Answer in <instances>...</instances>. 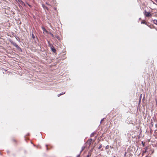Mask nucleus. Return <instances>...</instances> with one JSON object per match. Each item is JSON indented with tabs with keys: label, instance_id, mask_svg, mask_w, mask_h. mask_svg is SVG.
Instances as JSON below:
<instances>
[{
	"label": "nucleus",
	"instance_id": "obj_1",
	"mask_svg": "<svg viewBox=\"0 0 157 157\" xmlns=\"http://www.w3.org/2000/svg\"><path fill=\"white\" fill-rule=\"evenodd\" d=\"M151 13L147 12L145 10L144 13V14L146 17H151L152 14Z\"/></svg>",
	"mask_w": 157,
	"mask_h": 157
},
{
	"label": "nucleus",
	"instance_id": "obj_13",
	"mask_svg": "<svg viewBox=\"0 0 157 157\" xmlns=\"http://www.w3.org/2000/svg\"><path fill=\"white\" fill-rule=\"evenodd\" d=\"M109 146L108 145H107V146H106L105 147V148L106 149H108L109 148Z\"/></svg>",
	"mask_w": 157,
	"mask_h": 157
},
{
	"label": "nucleus",
	"instance_id": "obj_20",
	"mask_svg": "<svg viewBox=\"0 0 157 157\" xmlns=\"http://www.w3.org/2000/svg\"><path fill=\"white\" fill-rule=\"evenodd\" d=\"M22 2V3L23 5H24V6H25V4L23 2Z\"/></svg>",
	"mask_w": 157,
	"mask_h": 157
},
{
	"label": "nucleus",
	"instance_id": "obj_17",
	"mask_svg": "<svg viewBox=\"0 0 157 157\" xmlns=\"http://www.w3.org/2000/svg\"><path fill=\"white\" fill-rule=\"evenodd\" d=\"M65 92H63L62 93H61V94H62V95H63V94H65Z\"/></svg>",
	"mask_w": 157,
	"mask_h": 157
},
{
	"label": "nucleus",
	"instance_id": "obj_2",
	"mask_svg": "<svg viewBox=\"0 0 157 157\" xmlns=\"http://www.w3.org/2000/svg\"><path fill=\"white\" fill-rule=\"evenodd\" d=\"M11 43L15 47L17 48H19L18 46L16 43L14 42L13 41H11Z\"/></svg>",
	"mask_w": 157,
	"mask_h": 157
},
{
	"label": "nucleus",
	"instance_id": "obj_24",
	"mask_svg": "<svg viewBox=\"0 0 157 157\" xmlns=\"http://www.w3.org/2000/svg\"><path fill=\"white\" fill-rule=\"evenodd\" d=\"M156 103L157 104V100H156Z\"/></svg>",
	"mask_w": 157,
	"mask_h": 157
},
{
	"label": "nucleus",
	"instance_id": "obj_22",
	"mask_svg": "<svg viewBox=\"0 0 157 157\" xmlns=\"http://www.w3.org/2000/svg\"><path fill=\"white\" fill-rule=\"evenodd\" d=\"M141 95H142V94H141L140 95V98H141Z\"/></svg>",
	"mask_w": 157,
	"mask_h": 157
},
{
	"label": "nucleus",
	"instance_id": "obj_28",
	"mask_svg": "<svg viewBox=\"0 0 157 157\" xmlns=\"http://www.w3.org/2000/svg\"><path fill=\"white\" fill-rule=\"evenodd\" d=\"M89 157V156L88 155L87 156V157Z\"/></svg>",
	"mask_w": 157,
	"mask_h": 157
},
{
	"label": "nucleus",
	"instance_id": "obj_23",
	"mask_svg": "<svg viewBox=\"0 0 157 157\" xmlns=\"http://www.w3.org/2000/svg\"><path fill=\"white\" fill-rule=\"evenodd\" d=\"M43 29V30H44V29H45L44 28H43V29Z\"/></svg>",
	"mask_w": 157,
	"mask_h": 157
},
{
	"label": "nucleus",
	"instance_id": "obj_26",
	"mask_svg": "<svg viewBox=\"0 0 157 157\" xmlns=\"http://www.w3.org/2000/svg\"><path fill=\"white\" fill-rule=\"evenodd\" d=\"M52 36H53V34H52Z\"/></svg>",
	"mask_w": 157,
	"mask_h": 157
},
{
	"label": "nucleus",
	"instance_id": "obj_12",
	"mask_svg": "<svg viewBox=\"0 0 157 157\" xmlns=\"http://www.w3.org/2000/svg\"><path fill=\"white\" fill-rule=\"evenodd\" d=\"M150 23L148 22H147V24H146V25H147V26H148V27H149L150 26Z\"/></svg>",
	"mask_w": 157,
	"mask_h": 157
},
{
	"label": "nucleus",
	"instance_id": "obj_16",
	"mask_svg": "<svg viewBox=\"0 0 157 157\" xmlns=\"http://www.w3.org/2000/svg\"><path fill=\"white\" fill-rule=\"evenodd\" d=\"M62 95V94H59L58 95V97H59L61 95Z\"/></svg>",
	"mask_w": 157,
	"mask_h": 157
},
{
	"label": "nucleus",
	"instance_id": "obj_5",
	"mask_svg": "<svg viewBox=\"0 0 157 157\" xmlns=\"http://www.w3.org/2000/svg\"><path fill=\"white\" fill-rule=\"evenodd\" d=\"M147 23L145 20H143L141 22L142 24H145L146 25L147 24Z\"/></svg>",
	"mask_w": 157,
	"mask_h": 157
},
{
	"label": "nucleus",
	"instance_id": "obj_14",
	"mask_svg": "<svg viewBox=\"0 0 157 157\" xmlns=\"http://www.w3.org/2000/svg\"><path fill=\"white\" fill-rule=\"evenodd\" d=\"M142 145H143V146L144 147V142H142Z\"/></svg>",
	"mask_w": 157,
	"mask_h": 157
},
{
	"label": "nucleus",
	"instance_id": "obj_29",
	"mask_svg": "<svg viewBox=\"0 0 157 157\" xmlns=\"http://www.w3.org/2000/svg\"><path fill=\"white\" fill-rule=\"evenodd\" d=\"M115 157V156H114V157Z\"/></svg>",
	"mask_w": 157,
	"mask_h": 157
},
{
	"label": "nucleus",
	"instance_id": "obj_11",
	"mask_svg": "<svg viewBox=\"0 0 157 157\" xmlns=\"http://www.w3.org/2000/svg\"><path fill=\"white\" fill-rule=\"evenodd\" d=\"M102 144H100V146H99V147H98V149H100L102 147Z\"/></svg>",
	"mask_w": 157,
	"mask_h": 157
},
{
	"label": "nucleus",
	"instance_id": "obj_10",
	"mask_svg": "<svg viewBox=\"0 0 157 157\" xmlns=\"http://www.w3.org/2000/svg\"><path fill=\"white\" fill-rule=\"evenodd\" d=\"M153 27V25H150V26L149 27L151 28H152Z\"/></svg>",
	"mask_w": 157,
	"mask_h": 157
},
{
	"label": "nucleus",
	"instance_id": "obj_25",
	"mask_svg": "<svg viewBox=\"0 0 157 157\" xmlns=\"http://www.w3.org/2000/svg\"><path fill=\"white\" fill-rule=\"evenodd\" d=\"M155 1L156 2H157V0H156Z\"/></svg>",
	"mask_w": 157,
	"mask_h": 157
},
{
	"label": "nucleus",
	"instance_id": "obj_9",
	"mask_svg": "<svg viewBox=\"0 0 157 157\" xmlns=\"http://www.w3.org/2000/svg\"><path fill=\"white\" fill-rule=\"evenodd\" d=\"M32 37L33 39H34L35 38V36L34 35L33 33H32Z\"/></svg>",
	"mask_w": 157,
	"mask_h": 157
},
{
	"label": "nucleus",
	"instance_id": "obj_4",
	"mask_svg": "<svg viewBox=\"0 0 157 157\" xmlns=\"http://www.w3.org/2000/svg\"><path fill=\"white\" fill-rule=\"evenodd\" d=\"M52 51L54 52H56V49L54 48L53 46H52L51 47Z\"/></svg>",
	"mask_w": 157,
	"mask_h": 157
},
{
	"label": "nucleus",
	"instance_id": "obj_15",
	"mask_svg": "<svg viewBox=\"0 0 157 157\" xmlns=\"http://www.w3.org/2000/svg\"><path fill=\"white\" fill-rule=\"evenodd\" d=\"M146 150H145V151H143V153H142V155H144V153H145L146 152Z\"/></svg>",
	"mask_w": 157,
	"mask_h": 157
},
{
	"label": "nucleus",
	"instance_id": "obj_7",
	"mask_svg": "<svg viewBox=\"0 0 157 157\" xmlns=\"http://www.w3.org/2000/svg\"><path fill=\"white\" fill-rule=\"evenodd\" d=\"M153 22L155 24L157 25V20H154L153 21Z\"/></svg>",
	"mask_w": 157,
	"mask_h": 157
},
{
	"label": "nucleus",
	"instance_id": "obj_21",
	"mask_svg": "<svg viewBox=\"0 0 157 157\" xmlns=\"http://www.w3.org/2000/svg\"><path fill=\"white\" fill-rule=\"evenodd\" d=\"M76 157H80V155H78Z\"/></svg>",
	"mask_w": 157,
	"mask_h": 157
},
{
	"label": "nucleus",
	"instance_id": "obj_8",
	"mask_svg": "<svg viewBox=\"0 0 157 157\" xmlns=\"http://www.w3.org/2000/svg\"><path fill=\"white\" fill-rule=\"evenodd\" d=\"M12 141L14 143H17V141L16 140L14 139H13L12 140Z\"/></svg>",
	"mask_w": 157,
	"mask_h": 157
},
{
	"label": "nucleus",
	"instance_id": "obj_3",
	"mask_svg": "<svg viewBox=\"0 0 157 157\" xmlns=\"http://www.w3.org/2000/svg\"><path fill=\"white\" fill-rule=\"evenodd\" d=\"M92 139H90L89 140H87L86 143L87 144H88L89 146H90V145L92 143Z\"/></svg>",
	"mask_w": 157,
	"mask_h": 157
},
{
	"label": "nucleus",
	"instance_id": "obj_19",
	"mask_svg": "<svg viewBox=\"0 0 157 157\" xmlns=\"http://www.w3.org/2000/svg\"><path fill=\"white\" fill-rule=\"evenodd\" d=\"M48 145H46V147H47V150H48Z\"/></svg>",
	"mask_w": 157,
	"mask_h": 157
},
{
	"label": "nucleus",
	"instance_id": "obj_18",
	"mask_svg": "<svg viewBox=\"0 0 157 157\" xmlns=\"http://www.w3.org/2000/svg\"><path fill=\"white\" fill-rule=\"evenodd\" d=\"M28 6H29L30 7H32V6H31V5H29V4H28Z\"/></svg>",
	"mask_w": 157,
	"mask_h": 157
},
{
	"label": "nucleus",
	"instance_id": "obj_27",
	"mask_svg": "<svg viewBox=\"0 0 157 157\" xmlns=\"http://www.w3.org/2000/svg\"><path fill=\"white\" fill-rule=\"evenodd\" d=\"M102 121H103V120H102L101 121V122H102Z\"/></svg>",
	"mask_w": 157,
	"mask_h": 157
},
{
	"label": "nucleus",
	"instance_id": "obj_6",
	"mask_svg": "<svg viewBox=\"0 0 157 157\" xmlns=\"http://www.w3.org/2000/svg\"><path fill=\"white\" fill-rule=\"evenodd\" d=\"M42 6L43 7V8L45 9H47V10H48V8L46 7V6H44V5H42Z\"/></svg>",
	"mask_w": 157,
	"mask_h": 157
}]
</instances>
